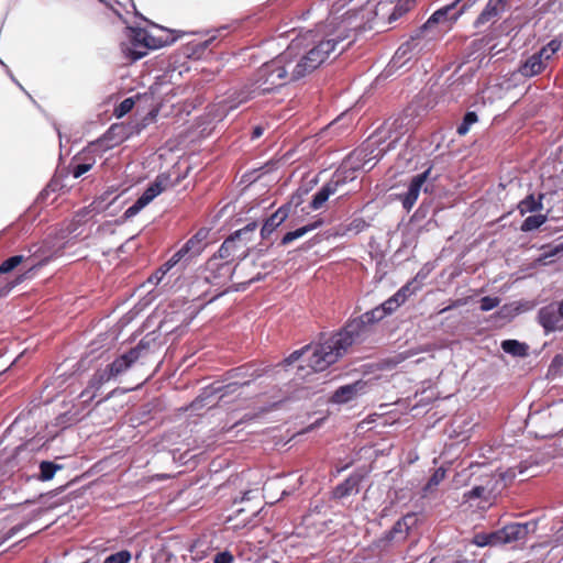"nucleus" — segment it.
Segmentation results:
<instances>
[{
    "label": "nucleus",
    "mask_w": 563,
    "mask_h": 563,
    "mask_svg": "<svg viewBox=\"0 0 563 563\" xmlns=\"http://www.w3.org/2000/svg\"><path fill=\"white\" fill-rule=\"evenodd\" d=\"M461 0H455L451 4L444 5L437 11H434L431 16L427 20V22L422 25L420 31H424L433 27L437 24H443L445 26H450L454 23L464 12V7L457 8Z\"/></svg>",
    "instance_id": "nucleus-13"
},
{
    "label": "nucleus",
    "mask_w": 563,
    "mask_h": 563,
    "mask_svg": "<svg viewBox=\"0 0 563 563\" xmlns=\"http://www.w3.org/2000/svg\"><path fill=\"white\" fill-rule=\"evenodd\" d=\"M22 261H23L22 255H14V256L9 257L0 265V274H7V273L11 272L18 265H20L22 263Z\"/></svg>",
    "instance_id": "nucleus-43"
},
{
    "label": "nucleus",
    "mask_w": 563,
    "mask_h": 563,
    "mask_svg": "<svg viewBox=\"0 0 563 563\" xmlns=\"http://www.w3.org/2000/svg\"><path fill=\"white\" fill-rule=\"evenodd\" d=\"M426 44L427 43L422 37V31H419L415 36H411L410 40L398 47L388 64V71L399 69L407 65V63L410 62L413 57L421 54Z\"/></svg>",
    "instance_id": "nucleus-8"
},
{
    "label": "nucleus",
    "mask_w": 563,
    "mask_h": 563,
    "mask_svg": "<svg viewBox=\"0 0 563 563\" xmlns=\"http://www.w3.org/2000/svg\"><path fill=\"white\" fill-rule=\"evenodd\" d=\"M385 318L378 307L350 321L342 331L328 338V342L316 350L312 360L317 368H323L338 362L347 349L365 332L367 325H372Z\"/></svg>",
    "instance_id": "nucleus-3"
},
{
    "label": "nucleus",
    "mask_w": 563,
    "mask_h": 563,
    "mask_svg": "<svg viewBox=\"0 0 563 563\" xmlns=\"http://www.w3.org/2000/svg\"><path fill=\"white\" fill-rule=\"evenodd\" d=\"M284 163L283 158L272 159L261 166L258 169H254V172H261L258 176H265L267 174L278 173L280 165Z\"/></svg>",
    "instance_id": "nucleus-39"
},
{
    "label": "nucleus",
    "mask_w": 563,
    "mask_h": 563,
    "mask_svg": "<svg viewBox=\"0 0 563 563\" xmlns=\"http://www.w3.org/2000/svg\"><path fill=\"white\" fill-rule=\"evenodd\" d=\"M147 346L146 343L141 341L129 352L117 357L106 368L97 371L90 380L91 387L99 389L104 383L126 372L141 357L142 352L145 351Z\"/></svg>",
    "instance_id": "nucleus-5"
},
{
    "label": "nucleus",
    "mask_w": 563,
    "mask_h": 563,
    "mask_svg": "<svg viewBox=\"0 0 563 563\" xmlns=\"http://www.w3.org/2000/svg\"><path fill=\"white\" fill-rule=\"evenodd\" d=\"M212 391L208 393L207 390L203 391L201 396H199L197 399H195L191 402L192 409H199L202 406V402L211 396Z\"/></svg>",
    "instance_id": "nucleus-56"
},
{
    "label": "nucleus",
    "mask_w": 563,
    "mask_h": 563,
    "mask_svg": "<svg viewBox=\"0 0 563 563\" xmlns=\"http://www.w3.org/2000/svg\"><path fill=\"white\" fill-rule=\"evenodd\" d=\"M410 8V2L409 1H405V2H399L393 10V12L390 13L389 18H388V21L389 23L396 21L397 19H399L400 16H402Z\"/></svg>",
    "instance_id": "nucleus-46"
},
{
    "label": "nucleus",
    "mask_w": 563,
    "mask_h": 563,
    "mask_svg": "<svg viewBox=\"0 0 563 563\" xmlns=\"http://www.w3.org/2000/svg\"><path fill=\"white\" fill-rule=\"evenodd\" d=\"M265 67V64H263L257 71L255 73L253 79L245 84L241 89L235 90L232 92L228 99L225 100V108L227 111H231L240 107L241 104L261 96L267 92L273 91L277 87H282L283 85H275L272 86L269 89H265V86L267 84L265 82V77L262 76V69Z\"/></svg>",
    "instance_id": "nucleus-6"
},
{
    "label": "nucleus",
    "mask_w": 563,
    "mask_h": 563,
    "mask_svg": "<svg viewBox=\"0 0 563 563\" xmlns=\"http://www.w3.org/2000/svg\"><path fill=\"white\" fill-rule=\"evenodd\" d=\"M132 555L128 550H121L107 556L103 563H130Z\"/></svg>",
    "instance_id": "nucleus-40"
},
{
    "label": "nucleus",
    "mask_w": 563,
    "mask_h": 563,
    "mask_svg": "<svg viewBox=\"0 0 563 563\" xmlns=\"http://www.w3.org/2000/svg\"><path fill=\"white\" fill-rule=\"evenodd\" d=\"M364 384L362 382H356L354 384H349L341 386L338 388L331 397L332 402L334 404H345L354 399L357 394L363 389Z\"/></svg>",
    "instance_id": "nucleus-21"
},
{
    "label": "nucleus",
    "mask_w": 563,
    "mask_h": 563,
    "mask_svg": "<svg viewBox=\"0 0 563 563\" xmlns=\"http://www.w3.org/2000/svg\"><path fill=\"white\" fill-rule=\"evenodd\" d=\"M560 47H561V42L558 40H552L534 54L538 57H540L541 62L547 66L548 62L560 49Z\"/></svg>",
    "instance_id": "nucleus-32"
},
{
    "label": "nucleus",
    "mask_w": 563,
    "mask_h": 563,
    "mask_svg": "<svg viewBox=\"0 0 563 563\" xmlns=\"http://www.w3.org/2000/svg\"><path fill=\"white\" fill-rule=\"evenodd\" d=\"M501 349L505 353L517 357H525L528 355L529 346L526 343L517 340H504Z\"/></svg>",
    "instance_id": "nucleus-29"
},
{
    "label": "nucleus",
    "mask_w": 563,
    "mask_h": 563,
    "mask_svg": "<svg viewBox=\"0 0 563 563\" xmlns=\"http://www.w3.org/2000/svg\"><path fill=\"white\" fill-rule=\"evenodd\" d=\"M559 311H560V314H561V318H562V321H563V300L559 303Z\"/></svg>",
    "instance_id": "nucleus-63"
},
{
    "label": "nucleus",
    "mask_w": 563,
    "mask_h": 563,
    "mask_svg": "<svg viewBox=\"0 0 563 563\" xmlns=\"http://www.w3.org/2000/svg\"><path fill=\"white\" fill-rule=\"evenodd\" d=\"M234 269L231 261H221L213 256L206 264L205 279L213 286L223 287L231 280Z\"/></svg>",
    "instance_id": "nucleus-9"
},
{
    "label": "nucleus",
    "mask_w": 563,
    "mask_h": 563,
    "mask_svg": "<svg viewBox=\"0 0 563 563\" xmlns=\"http://www.w3.org/2000/svg\"><path fill=\"white\" fill-rule=\"evenodd\" d=\"M31 445H32V443L27 442L23 446H19L16 449V453H15L14 459L18 460V461L23 460L25 457L26 453L29 452V446H31ZM31 451H32V449H30V452Z\"/></svg>",
    "instance_id": "nucleus-55"
},
{
    "label": "nucleus",
    "mask_w": 563,
    "mask_h": 563,
    "mask_svg": "<svg viewBox=\"0 0 563 563\" xmlns=\"http://www.w3.org/2000/svg\"><path fill=\"white\" fill-rule=\"evenodd\" d=\"M420 289V286L418 285L416 279H412L411 282H408L406 285H404L396 294L395 296L399 298V300L404 303L410 296L416 294Z\"/></svg>",
    "instance_id": "nucleus-37"
},
{
    "label": "nucleus",
    "mask_w": 563,
    "mask_h": 563,
    "mask_svg": "<svg viewBox=\"0 0 563 563\" xmlns=\"http://www.w3.org/2000/svg\"><path fill=\"white\" fill-rule=\"evenodd\" d=\"M209 230L207 228L199 229L183 246V252L188 255V258L198 256L207 246V239Z\"/></svg>",
    "instance_id": "nucleus-18"
},
{
    "label": "nucleus",
    "mask_w": 563,
    "mask_h": 563,
    "mask_svg": "<svg viewBox=\"0 0 563 563\" xmlns=\"http://www.w3.org/2000/svg\"><path fill=\"white\" fill-rule=\"evenodd\" d=\"M309 189L299 188L290 198V200L279 207L269 218L264 222L261 235L263 239L272 234L280 224H283L290 213L291 207H299L303 202V196L308 194Z\"/></svg>",
    "instance_id": "nucleus-7"
},
{
    "label": "nucleus",
    "mask_w": 563,
    "mask_h": 563,
    "mask_svg": "<svg viewBox=\"0 0 563 563\" xmlns=\"http://www.w3.org/2000/svg\"><path fill=\"white\" fill-rule=\"evenodd\" d=\"M350 38V27L345 20L336 18L318 24L314 30L306 31L291 40L287 48L271 62L265 63L262 76L265 89L275 85H285L298 80L319 68L329 59L340 45Z\"/></svg>",
    "instance_id": "nucleus-1"
},
{
    "label": "nucleus",
    "mask_w": 563,
    "mask_h": 563,
    "mask_svg": "<svg viewBox=\"0 0 563 563\" xmlns=\"http://www.w3.org/2000/svg\"><path fill=\"white\" fill-rule=\"evenodd\" d=\"M545 69V65L541 62L540 57L532 54L527 60L520 66L519 73L525 77H533L541 74Z\"/></svg>",
    "instance_id": "nucleus-28"
},
{
    "label": "nucleus",
    "mask_w": 563,
    "mask_h": 563,
    "mask_svg": "<svg viewBox=\"0 0 563 563\" xmlns=\"http://www.w3.org/2000/svg\"><path fill=\"white\" fill-rule=\"evenodd\" d=\"M538 319L547 333L563 329V321L559 308L552 305L541 308L538 313Z\"/></svg>",
    "instance_id": "nucleus-16"
},
{
    "label": "nucleus",
    "mask_w": 563,
    "mask_h": 563,
    "mask_svg": "<svg viewBox=\"0 0 563 563\" xmlns=\"http://www.w3.org/2000/svg\"><path fill=\"white\" fill-rule=\"evenodd\" d=\"M256 228H257L256 222H251V223L246 224L244 228L236 230L235 232H240V238L246 239V243H249L251 240L250 234H252Z\"/></svg>",
    "instance_id": "nucleus-52"
},
{
    "label": "nucleus",
    "mask_w": 563,
    "mask_h": 563,
    "mask_svg": "<svg viewBox=\"0 0 563 563\" xmlns=\"http://www.w3.org/2000/svg\"><path fill=\"white\" fill-rule=\"evenodd\" d=\"M15 85H16V86H18V87H19V88H20V89H21V90H22V91L27 96V98H29L32 102H34V103H35V99L33 98V96H32L29 91H26V90L24 89V87H23L19 81H16V82H15Z\"/></svg>",
    "instance_id": "nucleus-58"
},
{
    "label": "nucleus",
    "mask_w": 563,
    "mask_h": 563,
    "mask_svg": "<svg viewBox=\"0 0 563 563\" xmlns=\"http://www.w3.org/2000/svg\"><path fill=\"white\" fill-rule=\"evenodd\" d=\"M250 369H251V366H241V367L233 369L234 377H241V378H245V379L242 382L231 383V384L227 385L225 388L235 389L236 387L246 386L252 380L262 376V372L260 369H253L252 373H249Z\"/></svg>",
    "instance_id": "nucleus-26"
},
{
    "label": "nucleus",
    "mask_w": 563,
    "mask_h": 563,
    "mask_svg": "<svg viewBox=\"0 0 563 563\" xmlns=\"http://www.w3.org/2000/svg\"><path fill=\"white\" fill-rule=\"evenodd\" d=\"M405 120V118H397L386 121L342 161L335 172L336 176L369 173L379 158L394 148L400 137L408 131Z\"/></svg>",
    "instance_id": "nucleus-2"
},
{
    "label": "nucleus",
    "mask_w": 563,
    "mask_h": 563,
    "mask_svg": "<svg viewBox=\"0 0 563 563\" xmlns=\"http://www.w3.org/2000/svg\"><path fill=\"white\" fill-rule=\"evenodd\" d=\"M249 246L246 239L240 238V232L232 233L227 238L218 250L216 255L221 261H234L235 258L242 260L247 255Z\"/></svg>",
    "instance_id": "nucleus-11"
},
{
    "label": "nucleus",
    "mask_w": 563,
    "mask_h": 563,
    "mask_svg": "<svg viewBox=\"0 0 563 563\" xmlns=\"http://www.w3.org/2000/svg\"><path fill=\"white\" fill-rule=\"evenodd\" d=\"M8 73H9L11 80L15 84L18 81L16 78L12 75V73L9 69H8Z\"/></svg>",
    "instance_id": "nucleus-64"
},
{
    "label": "nucleus",
    "mask_w": 563,
    "mask_h": 563,
    "mask_svg": "<svg viewBox=\"0 0 563 563\" xmlns=\"http://www.w3.org/2000/svg\"><path fill=\"white\" fill-rule=\"evenodd\" d=\"M134 100L133 98H126L124 99L114 110V114L117 118H122L126 113H129L133 107H134Z\"/></svg>",
    "instance_id": "nucleus-45"
},
{
    "label": "nucleus",
    "mask_w": 563,
    "mask_h": 563,
    "mask_svg": "<svg viewBox=\"0 0 563 563\" xmlns=\"http://www.w3.org/2000/svg\"><path fill=\"white\" fill-rule=\"evenodd\" d=\"M264 133V128L261 126V125H257L253 129V132H252V139L255 140V139H258L260 136H262Z\"/></svg>",
    "instance_id": "nucleus-57"
},
{
    "label": "nucleus",
    "mask_w": 563,
    "mask_h": 563,
    "mask_svg": "<svg viewBox=\"0 0 563 563\" xmlns=\"http://www.w3.org/2000/svg\"><path fill=\"white\" fill-rule=\"evenodd\" d=\"M445 478V470L443 467H439L431 475L427 484L422 488L423 497H428L432 494L438 485Z\"/></svg>",
    "instance_id": "nucleus-31"
},
{
    "label": "nucleus",
    "mask_w": 563,
    "mask_h": 563,
    "mask_svg": "<svg viewBox=\"0 0 563 563\" xmlns=\"http://www.w3.org/2000/svg\"><path fill=\"white\" fill-rule=\"evenodd\" d=\"M323 224V220L321 218L316 219L314 221L298 228L294 231L287 232L282 239V245H287L292 241L303 236L305 234L320 228Z\"/></svg>",
    "instance_id": "nucleus-27"
},
{
    "label": "nucleus",
    "mask_w": 563,
    "mask_h": 563,
    "mask_svg": "<svg viewBox=\"0 0 563 563\" xmlns=\"http://www.w3.org/2000/svg\"><path fill=\"white\" fill-rule=\"evenodd\" d=\"M367 227L366 222L358 218L354 219L344 230V234L349 232H353L355 234L362 232Z\"/></svg>",
    "instance_id": "nucleus-49"
},
{
    "label": "nucleus",
    "mask_w": 563,
    "mask_h": 563,
    "mask_svg": "<svg viewBox=\"0 0 563 563\" xmlns=\"http://www.w3.org/2000/svg\"><path fill=\"white\" fill-rule=\"evenodd\" d=\"M547 221V217L543 214H533L525 219L521 224L523 232H529L539 229Z\"/></svg>",
    "instance_id": "nucleus-35"
},
{
    "label": "nucleus",
    "mask_w": 563,
    "mask_h": 563,
    "mask_svg": "<svg viewBox=\"0 0 563 563\" xmlns=\"http://www.w3.org/2000/svg\"><path fill=\"white\" fill-rule=\"evenodd\" d=\"M360 484V477L357 475H351L343 483L335 487L334 495L338 498H343L351 495L353 492H357Z\"/></svg>",
    "instance_id": "nucleus-30"
},
{
    "label": "nucleus",
    "mask_w": 563,
    "mask_h": 563,
    "mask_svg": "<svg viewBox=\"0 0 563 563\" xmlns=\"http://www.w3.org/2000/svg\"><path fill=\"white\" fill-rule=\"evenodd\" d=\"M506 3L507 0H488L474 25L476 27H481L489 23H495L499 15L505 11Z\"/></svg>",
    "instance_id": "nucleus-17"
},
{
    "label": "nucleus",
    "mask_w": 563,
    "mask_h": 563,
    "mask_svg": "<svg viewBox=\"0 0 563 563\" xmlns=\"http://www.w3.org/2000/svg\"><path fill=\"white\" fill-rule=\"evenodd\" d=\"M421 163V157L418 155H415L412 151H405L399 155L397 158L395 166H394V176H398L401 174H410L413 172H417L415 176H429L431 172V165H429V162L426 161L421 164V170H418V166Z\"/></svg>",
    "instance_id": "nucleus-10"
},
{
    "label": "nucleus",
    "mask_w": 563,
    "mask_h": 563,
    "mask_svg": "<svg viewBox=\"0 0 563 563\" xmlns=\"http://www.w3.org/2000/svg\"><path fill=\"white\" fill-rule=\"evenodd\" d=\"M15 85H16V86H18V87H19V88H20V89H21V90H22V91L27 96V98H29L32 102H34V103H35V99L33 98V96H32L29 91H26V90L24 89V87H23L19 81H16V82H15Z\"/></svg>",
    "instance_id": "nucleus-60"
},
{
    "label": "nucleus",
    "mask_w": 563,
    "mask_h": 563,
    "mask_svg": "<svg viewBox=\"0 0 563 563\" xmlns=\"http://www.w3.org/2000/svg\"><path fill=\"white\" fill-rule=\"evenodd\" d=\"M119 188L109 187L104 192L98 196L89 206L91 211L101 212L112 205L124 190L118 192Z\"/></svg>",
    "instance_id": "nucleus-23"
},
{
    "label": "nucleus",
    "mask_w": 563,
    "mask_h": 563,
    "mask_svg": "<svg viewBox=\"0 0 563 563\" xmlns=\"http://www.w3.org/2000/svg\"><path fill=\"white\" fill-rule=\"evenodd\" d=\"M92 165L93 162L81 163L77 159H74L69 166L71 168L73 176H82L91 169Z\"/></svg>",
    "instance_id": "nucleus-41"
},
{
    "label": "nucleus",
    "mask_w": 563,
    "mask_h": 563,
    "mask_svg": "<svg viewBox=\"0 0 563 563\" xmlns=\"http://www.w3.org/2000/svg\"><path fill=\"white\" fill-rule=\"evenodd\" d=\"M500 300L497 297H483L481 299V310L482 311H489L496 308L499 305Z\"/></svg>",
    "instance_id": "nucleus-50"
},
{
    "label": "nucleus",
    "mask_w": 563,
    "mask_h": 563,
    "mask_svg": "<svg viewBox=\"0 0 563 563\" xmlns=\"http://www.w3.org/2000/svg\"><path fill=\"white\" fill-rule=\"evenodd\" d=\"M234 558L231 552L222 551L214 555L213 563H233Z\"/></svg>",
    "instance_id": "nucleus-53"
},
{
    "label": "nucleus",
    "mask_w": 563,
    "mask_h": 563,
    "mask_svg": "<svg viewBox=\"0 0 563 563\" xmlns=\"http://www.w3.org/2000/svg\"><path fill=\"white\" fill-rule=\"evenodd\" d=\"M327 342H328V338H327L325 340H323V341H321V342L317 343V344L306 345V346H303V347H302V349H300V350H296V351H294V352H292V353H291L287 358H285V361H284V362H285L287 365H290V364L295 363L296 361H298L302 355H305V354H308V353H309L308 358H307L308 366H309L312 371H314V372H322V371H325L329 366H325V367H323V368H317V367L313 365L312 360H313V357H314L316 350H317L319 346H321V345L325 344Z\"/></svg>",
    "instance_id": "nucleus-20"
},
{
    "label": "nucleus",
    "mask_w": 563,
    "mask_h": 563,
    "mask_svg": "<svg viewBox=\"0 0 563 563\" xmlns=\"http://www.w3.org/2000/svg\"><path fill=\"white\" fill-rule=\"evenodd\" d=\"M167 44V41L155 37L144 29L126 26L124 40L120 47L122 54L132 62L139 60L147 55L150 49H156Z\"/></svg>",
    "instance_id": "nucleus-4"
},
{
    "label": "nucleus",
    "mask_w": 563,
    "mask_h": 563,
    "mask_svg": "<svg viewBox=\"0 0 563 563\" xmlns=\"http://www.w3.org/2000/svg\"><path fill=\"white\" fill-rule=\"evenodd\" d=\"M505 479L504 473L486 475L483 478L482 483L489 499L495 498L505 488Z\"/></svg>",
    "instance_id": "nucleus-24"
},
{
    "label": "nucleus",
    "mask_w": 563,
    "mask_h": 563,
    "mask_svg": "<svg viewBox=\"0 0 563 563\" xmlns=\"http://www.w3.org/2000/svg\"><path fill=\"white\" fill-rule=\"evenodd\" d=\"M402 302L397 298L395 295H393L390 298H388L386 301H384L379 308L383 310L385 317L393 313L399 306H401Z\"/></svg>",
    "instance_id": "nucleus-44"
},
{
    "label": "nucleus",
    "mask_w": 563,
    "mask_h": 563,
    "mask_svg": "<svg viewBox=\"0 0 563 563\" xmlns=\"http://www.w3.org/2000/svg\"><path fill=\"white\" fill-rule=\"evenodd\" d=\"M541 198L542 196H540L539 199H536L533 195L526 197L518 205L520 213L525 214L527 212H534L540 210L542 208Z\"/></svg>",
    "instance_id": "nucleus-33"
},
{
    "label": "nucleus",
    "mask_w": 563,
    "mask_h": 563,
    "mask_svg": "<svg viewBox=\"0 0 563 563\" xmlns=\"http://www.w3.org/2000/svg\"><path fill=\"white\" fill-rule=\"evenodd\" d=\"M23 277L24 275H21L13 282H5L4 279H0V298L7 296L14 286L22 282Z\"/></svg>",
    "instance_id": "nucleus-47"
},
{
    "label": "nucleus",
    "mask_w": 563,
    "mask_h": 563,
    "mask_svg": "<svg viewBox=\"0 0 563 563\" xmlns=\"http://www.w3.org/2000/svg\"><path fill=\"white\" fill-rule=\"evenodd\" d=\"M339 186V181H328L317 194H314L309 208L312 210H319L323 207L329 197L335 194Z\"/></svg>",
    "instance_id": "nucleus-25"
},
{
    "label": "nucleus",
    "mask_w": 563,
    "mask_h": 563,
    "mask_svg": "<svg viewBox=\"0 0 563 563\" xmlns=\"http://www.w3.org/2000/svg\"><path fill=\"white\" fill-rule=\"evenodd\" d=\"M245 420H246V417H245V418H243V419H241L240 421L235 422V423H234V424H232L231 427H229V428H224V431H225V432H229L231 429H233L234 427H236V426L241 424V423H242V422H244Z\"/></svg>",
    "instance_id": "nucleus-61"
},
{
    "label": "nucleus",
    "mask_w": 563,
    "mask_h": 563,
    "mask_svg": "<svg viewBox=\"0 0 563 563\" xmlns=\"http://www.w3.org/2000/svg\"><path fill=\"white\" fill-rule=\"evenodd\" d=\"M477 120H478V118L475 112H473V111L466 112L463 118L462 123L457 126L456 132L460 135H465L470 131L471 126L477 122Z\"/></svg>",
    "instance_id": "nucleus-38"
},
{
    "label": "nucleus",
    "mask_w": 563,
    "mask_h": 563,
    "mask_svg": "<svg viewBox=\"0 0 563 563\" xmlns=\"http://www.w3.org/2000/svg\"><path fill=\"white\" fill-rule=\"evenodd\" d=\"M427 178H413L410 183L408 190L405 194H400L398 198L402 202V207L406 211H410L413 205L416 203L421 187Z\"/></svg>",
    "instance_id": "nucleus-22"
},
{
    "label": "nucleus",
    "mask_w": 563,
    "mask_h": 563,
    "mask_svg": "<svg viewBox=\"0 0 563 563\" xmlns=\"http://www.w3.org/2000/svg\"><path fill=\"white\" fill-rule=\"evenodd\" d=\"M416 521V517L415 515L412 514H408L406 516H404L402 518H400L399 520H397L395 522V525L393 526V528L387 531L384 537H382L380 539H378L376 541V545L378 548H386L390 541L397 539V540H404L406 539L411 526L415 523Z\"/></svg>",
    "instance_id": "nucleus-15"
},
{
    "label": "nucleus",
    "mask_w": 563,
    "mask_h": 563,
    "mask_svg": "<svg viewBox=\"0 0 563 563\" xmlns=\"http://www.w3.org/2000/svg\"><path fill=\"white\" fill-rule=\"evenodd\" d=\"M184 258L189 260L188 255L180 249L165 263L166 269H170Z\"/></svg>",
    "instance_id": "nucleus-51"
},
{
    "label": "nucleus",
    "mask_w": 563,
    "mask_h": 563,
    "mask_svg": "<svg viewBox=\"0 0 563 563\" xmlns=\"http://www.w3.org/2000/svg\"><path fill=\"white\" fill-rule=\"evenodd\" d=\"M476 498H483L485 500H489V497L487 496L485 492V487L483 486V483L479 485H475L472 489L464 493V499L472 500Z\"/></svg>",
    "instance_id": "nucleus-42"
},
{
    "label": "nucleus",
    "mask_w": 563,
    "mask_h": 563,
    "mask_svg": "<svg viewBox=\"0 0 563 563\" xmlns=\"http://www.w3.org/2000/svg\"><path fill=\"white\" fill-rule=\"evenodd\" d=\"M537 526V521L516 522L505 526L503 529L497 530L499 545L526 540L529 534L536 532Z\"/></svg>",
    "instance_id": "nucleus-12"
},
{
    "label": "nucleus",
    "mask_w": 563,
    "mask_h": 563,
    "mask_svg": "<svg viewBox=\"0 0 563 563\" xmlns=\"http://www.w3.org/2000/svg\"><path fill=\"white\" fill-rule=\"evenodd\" d=\"M169 269H166V266L165 264L156 271L155 274H153L150 278H148V282L152 283V284H158L163 277L165 276V274L168 272Z\"/></svg>",
    "instance_id": "nucleus-54"
},
{
    "label": "nucleus",
    "mask_w": 563,
    "mask_h": 563,
    "mask_svg": "<svg viewBox=\"0 0 563 563\" xmlns=\"http://www.w3.org/2000/svg\"><path fill=\"white\" fill-rule=\"evenodd\" d=\"M60 186L58 179L52 178L49 184L40 192L37 201H45L48 198L49 192H55Z\"/></svg>",
    "instance_id": "nucleus-48"
},
{
    "label": "nucleus",
    "mask_w": 563,
    "mask_h": 563,
    "mask_svg": "<svg viewBox=\"0 0 563 563\" xmlns=\"http://www.w3.org/2000/svg\"><path fill=\"white\" fill-rule=\"evenodd\" d=\"M164 190L165 185H163L162 180H156L153 184H151L139 197V199L124 211V220H129L135 217L139 212H141V210L148 206Z\"/></svg>",
    "instance_id": "nucleus-14"
},
{
    "label": "nucleus",
    "mask_w": 563,
    "mask_h": 563,
    "mask_svg": "<svg viewBox=\"0 0 563 563\" xmlns=\"http://www.w3.org/2000/svg\"><path fill=\"white\" fill-rule=\"evenodd\" d=\"M63 247V241L59 238H54L44 241L37 250V267L46 264L49 260L58 255Z\"/></svg>",
    "instance_id": "nucleus-19"
},
{
    "label": "nucleus",
    "mask_w": 563,
    "mask_h": 563,
    "mask_svg": "<svg viewBox=\"0 0 563 563\" xmlns=\"http://www.w3.org/2000/svg\"><path fill=\"white\" fill-rule=\"evenodd\" d=\"M473 542L477 547L499 545L498 532L495 531L492 533H477L474 536Z\"/></svg>",
    "instance_id": "nucleus-36"
},
{
    "label": "nucleus",
    "mask_w": 563,
    "mask_h": 563,
    "mask_svg": "<svg viewBox=\"0 0 563 563\" xmlns=\"http://www.w3.org/2000/svg\"><path fill=\"white\" fill-rule=\"evenodd\" d=\"M60 468V465H57L49 461H43L40 463V475H37V479L49 481L53 478L56 471Z\"/></svg>",
    "instance_id": "nucleus-34"
},
{
    "label": "nucleus",
    "mask_w": 563,
    "mask_h": 563,
    "mask_svg": "<svg viewBox=\"0 0 563 563\" xmlns=\"http://www.w3.org/2000/svg\"><path fill=\"white\" fill-rule=\"evenodd\" d=\"M15 85H16V86H18V87H19V88H20V89H21V90H22V91L27 96V98H29L32 102H34V103H35V99L33 98V96H32L29 91H26V90L24 89V87H23L19 81H16V82H15Z\"/></svg>",
    "instance_id": "nucleus-59"
},
{
    "label": "nucleus",
    "mask_w": 563,
    "mask_h": 563,
    "mask_svg": "<svg viewBox=\"0 0 563 563\" xmlns=\"http://www.w3.org/2000/svg\"><path fill=\"white\" fill-rule=\"evenodd\" d=\"M556 543H558V545L563 547V533L562 532L556 537Z\"/></svg>",
    "instance_id": "nucleus-62"
}]
</instances>
